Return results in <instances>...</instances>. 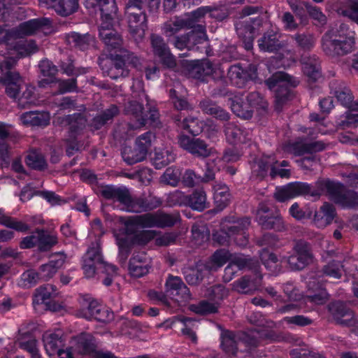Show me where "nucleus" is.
Listing matches in <instances>:
<instances>
[{"mask_svg":"<svg viewBox=\"0 0 358 358\" xmlns=\"http://www.w3.org/2000/svg\"><path fill=\"white\" fill-rule=\"evenodd\" d=\"M165 292L168 296L178 302H187L192 299L190 290L182 278L171 274L166 280Z\"/></svg>","mask_w":358,"mask_h":358,"instance_id":"nucleus-16","label":"nucleus"},{"mask_svg":"<svg viewBox=\"0 0 358 358\" xmlns=\"http://www.w3.org/2000/svg\"><path fill=\"white\" fill-rule=\"evenodd\" d=\"M24 124L31 126H47L50 122V113L47 111H29L21 115Z\"/></svg>","mask_w":358,"mask_h":358,"instance_id":"nucleus-41","label":"nucleus"},{"mask_svg":"<svg viewBox=\"0 0 358 358\" xmlns=\"http://www.w3.org/2000/svg\"><path fill=\"white\" fill-rule=\"evenodd\" d=\"M87 119L82 113H74L62 117V123L69 127V133L72 136H80L86 127Z\"/></svg>","mask_w":358,"mask_h":358,"instance_id":"nucleus-35","label":"nucleus"},{"mask_svg":"<svg viewBox=\"0 0 358 358\" xmlns=\"http://www.w3.org/2000/svg\"><path fill=\"white\" fill-rule=\"evenodd\" d=\"M294 253L301 257V260H307L311 262L313 260V255L311 252V246L307 241L300 239L295 242L294 248Z\"/></svg>","mask_w":358,"mask_h":358,"instance_id":"nucleus-55","label":"nucleus"},{"mask_svg":"<svg viewBox=\"0 0 358 358\" xmlns=\"http://www.w3.org/2000/svg\"><path fill=\"white\" fill-rule=\"evenodd\" d=\"M315 187L311 185L303 182H292L278 189L275 193V199L280 202H285L287 200L293 199L299 196L310 195L316 197L314 195Z\"/></svg>","mask_w":358,"mask_h":358,"instance_id":"nucleus-13","label":"nucleus"},{"mask_svg":"<svg viewBox=\"0 0 358 358\" xmlns=\"http://www.w3.org/2000/svg\"><path fill=\"white\" fill-rule=\"evenodd\" d=\"M245 101L248 105L252 108L254 113L255 109H265L266 108V103L264 101L263 96L258 92H250L245 97Z\"/></svg>","mask_w":358,"mask_h":358,"instance_id":"nucleus-64","label":"nucleus"},{"mask_svg":"<svg viewBox=\"0 0 358 358\" xmlns=\"http://www.w3.org/2000/svg\"><path fill=\"white\" fill-rule=\"evenodd\" d=\"M51 21L46 17L29 20L20 23L17 27L13 29V34L15 38H23L27 36L35 34L42 28L49 26Z\"/></svg>","mask_w":358,"mask_h":358,"instance_id":"nucleus-25","label":"nucleus"},{"mask_svg":"<svg viewBox=\"0 0 358 358\" xmlns=\"http://www.w3.org/2000/svg\"><path fill=\"white\" fill-rule=\"evenodd\" d=\"M193 210L201 212L209 207L206 194L203 189H196L187 195V204Z\"/></svg>","mask_w":358,"mask_h":358,"instance_id":"nucleus-38","label":"nucleus"},{"mask_svg":"<svg viewBox=\"0 0 358 358\" xmlns=\"http://www.w3.org/2000/svg\"><path fill=\"white\" fill-rule=\"evenodd\" d=\"M213 199L215 208L217 210H222L229 203L231 194L229 187L222 182H218L213 186Z\"/></svg>","mask_w":358,"mask_h":358,"instance_id":"nucleus-36","label":"nucleus"},{"mask_svg":"<svg viewBox=\"0 0 358 358\" xmlns=\"http://www.w3.org/2000/svg\"><path fill=\"white\" fill-rule=\"evenodd\" d=\"M262 280V275L259 271L252 272L251 275H245L235 282L236 289L238 292L248 294L255 289Z\"/></svg>","mask_w":358,"mask_h":358,"instance_id":"nucleus-34","label":"nucleus"},{"mask_svg":"<svg viewBox=\"0 0 358 358\" xmlns=\"http://www.w3.org/2000/svg\"><path fill=\"white\" fill-rule=\"evenodd\" d=\"M43 342L47 354L49 356L55 355L63 345L62 333L59 331L45 332L43 335Z\"/></svg>","mask_w":358,"mask_h":358,"instance_id":"nucleus-37","label":"nucleus"},{"mask_svg":"<svg viewBox=\"0 0 358 358\" xmlns=\"http://www.w3.org/2000/svg\"><path fill=\"white\" fill-rule=\"evenodd\" d=\"M205 273L202 268H191L184 273L185 279L189 285H197L204 278Z\"/></svg>","mask_w":358,"mask_h":358,"instance_id":"nucleus-60","label":"nucleus"},{"mask_svg":"<svg viewBox=\"0 0 358 358\" xmlns=\"http://www.w3.org/2000/svg\"><path fill=\"white\" fill-rule=\"evenodd\" d=\"M91 323L93 320L101 323L100 330L96 329L94 334H103L106 332V324L113 317V313L103 304H100L96 300L91 298Z\"/></svg>","mask_w":358,"mask_h":358,"instance_id":"nucleus-26","label":"nucleus"},{"mask_svg":"<svg viewBox=\"0 0 358 358\" xmlns=\"http://www.w3.org/2000/svg\"><path fill=\"white\" fill-rule=\"evenodd\" d=\"M101 12L100 34L107 39V36L113 32L108 29L111 27L112 20L115 18L117 12L115 0H96Z\"/></svg>","mask_w":358,"mask_h":358,"instance_id":"nucleus-17","label":"nucleus"},{"mask_svg":"<svg viewBox=\"0 0 358 358\" xmlns=\"http://www.w3.org/2000/svg\"><path fill=\"white\" fill-rule=\"evenodd\" d=\"M119 113V108L115 104H111L108 108L91 120V128L99 129L105 124L111 122Z\"/></svg>","mask_w":358,"mask_h":358,"instance_id":"nucleus-40","label":"nucleus"},{"mask_svg":"<svg viewBox=\"0 0 358 358\" xmlns=\"http://www.w3.org/2000/svg\"><path fill=\"white\" fill-rule=\"evenodd\" d=\"M231 263L238 267L239 270L248 269L254 271H258L259 269V263L244 256H236L233 258Z\"/></svg>","mask_w":358,"mask_h":358,"instance_id":"nucleus-56","label":"nucleus"},{"mask_svg":"<svg viewBox=\"0 0 358 358\" xmlns=\"http://www.w3.org/2000/svg\"><path fill=\"white\" fill-rule=\"evenodd\" d=\"M162 204V200L155 196H134L130 213L148 212L159 208Z\"/></svg>","mask_w":358,"mask_h":358,"instance_id":"nucleus-29","label":"nucleus"},{"mask_svg":"<svg viewBox=\"0 0 358 358\" xmlns=\"http://www.w3.org/2000/svg\"><path fill=\"white\" fill-rule=\"evenodd\" d=\"M99 194L103 199L112 201L114 208L131 212L134 196L126 186L106 185L101 187Z\"/></svg>","mask_w":358,"mask_h":358,"instance_id":"nucleus-8","label":"nucleus"},{"mask_svg":"<svg viewBox=\"0 0 358 358\" xmlns=\"http://www.w3.org/2000/svg\"><path fill=\"white\" fill-rule=\"evenodd\" d=\"M65 41L67 45L71 48L84 51L88 49L90 45V36L80 34L77 32H70L65 36Z\"/></svg>","mask_w":358,"mask_h":358,"instance_id":"nucleus-47","label":"nucleus"},{"mask_svg":"<svg viewBox=\"0 0 358 358\" xmlns=\"http://www.w3.org/2000/svg\"><path fill=\"white\" fill-rule=\"evenodd\" d=\"M343 268V263L338 260H331L324 265L322 268V274L336 279H339L342 275Z\"/></svg>","mask_w":358,"mask_h":358,"instance_id":"nucleus-57","label":"nucleus"},{"mask_svg":"<svg viewBox=\"0 0 358 358\" xmlns=\"http://www.w3.org/2000/svg\"><path fill=\"white\" fill-rule=\"evenodd\" d=\"M148 228H161L172 227L180 221V216L178 213H166L159 210L156 213H145Z\"/></svg>","mask_w":358,"mask_h":358,"instance_id":"nucleus-22","label":"nucleus"},{"mask_svg":"<svg viewBox=\"0 0 358 358\" xmlns=\"http://www.w3.org/2000/svg\"><path fill=\"white\" fill-rule=\"evenodd\" d=\"M150 42L154 54L160 59L162 64L168 68L175 67L176 59L163 38L152 34L150 36Z\"/></svg>","mask_w":358,"mask_h":358,"instance_id":"nucleus-23","label":"nucleus"},{"mask_svg":"<svg viewBox=\"0 0 358 358\" xmlns=\"http://www.w3.org/2000/svg\"><path fill=\"white\" fill-rule=\"evenodd\" d=\"M238 337L230 330H224L220 335V347L229 355H236L238 352Z\"/></svg>","mask_w":358,"mask_h":358,"instance_id":"nucleus-39","label":"nucleus"},{"mask_svg":"<svg viewBox=\"0 0 358 358\" xmlns=\"http://www.w3.org/2000/svg\"><path fill=\"white\" fill-rule=\"evenodd\" d=\"M35 234H38V249L41 252L49 251L58 242L57 236L43 229H37Z\"/></svg>","mask_w":358,"mask_h":358,"instance_id":"nucleus-51","label":"nucleus"},{"mask_svg":"<svg viewBox=\"0 0 358 358\" xmlns=\"http://www.w3.org/2000/svg\"><path fill=\"white\" fill-rule=\"evenodd\" d=\"M220 160L208 159L205 164V173L203 176L188 169L182 173L181 182L184 187H193L201 182H207L215 178V172L220 170L217 162Z\"/></svg>","mask_w":358,"mask_h":358,"instance_id":"nucleus-12","label":"nucleus"},{"mask_svg":"<svg viewBox=\"0 0 358 358\" xmlns=\"http://www.w3.org/2000/svg\"><path fill=\"white\" fill-rule=\"evenodd\" d=\"M256 221L264 230L283 232L287 229L280 211L276 208L269 207L263 202L259 203L257 206Z\"/></svg>","mask_w":358,"mask_h":358,"instance_id":"nucleus-7","label":"nucleus"},{"mask_svg":"<svg viewBox=\"0 0 358 358\" xmlns=\"http://www.w3.org/2000/svg\"><path fill=\"white\" fill-rule=\"evenodd\" d=\"M195 31L175 36L170 42L178 50L187 49L198 52H206L209 45L205 26H197Z\"/></svg>","mask_w":358,"mask_h":358,"instance_id":"nucleus-6","label":"nucleus"},{"mask_svg":"<svg viewBox=\"0 0 358 358\" xmlns=\"http://www.w3.org/2000/svg\"><path fill=\"white\" fill-rule=\"evenodd\" d=\"M52 294L48 289V287L40 286L35 290L33 295L32 303L34 306L44 304L47 305V303L50 301Z\"/></svg>","mask_w":358,"mask_h":358,"instance_id":"nucleus-61","label":"nucleus"},{"mask_svg":"<svg viewBox=\"0 0 358 358\" xmlns=\"http://www.w3.org/2000/svg\"><path fill=\"white\" fill-rule=\"evenodd\" d=\"M178 143L180 148L196 157L205 158L210 154L206 143L199 138L181 134L178 136Z\"/></svg>","mask_w":358,"mask_h":358,"instance_id":"nucleus-18","label":"nucleus"},{"mask_svg":"<svg viewBox=\"0 0 358 358\" xmlns=\"http://www.w3.org/2000/svg\"><path fill=\"white\" fill-rule=\"evenodd\" d=\"M176 321L185 325V327L181 329L182 334L189 338L193 343H196L197 341L196 333L191 328L187 327L188 323H191L194 321L192 318L182 315L176 316L173 318L166 320L162 325L166 328H172Z\"/></svg>","mask_w":358,"mask_h":358,"instance_id":"nucleus-46","label":"nucleus"},{"mask_svg":"<svg viewBox=\"0 0 358 358\" xmlns=\"http://www.w3.org/2000/svg\"><path fill=\"white\" fill-rule=\"evenodd\" d=\"M262 26V18L260 17H250L243 21L238 29H242L245 36L248 38H255L258 34L260 27Z\"/></svg>","mask_w":358,"mask_h":358,"instance_id":"nucleus-49","label":"nucleus"},{"mask_svg":"<svg viewBox=\"0 0 358 358\" xmlns=\"http://www.w3.org/2000/svg\"><path fill=\"white\" fill-rule=\"evenodd\" d=\"M336 204L341 206L344 208H357L358 192L346 187Z\"/></svg>","mask_w":358,"mask_h":358,"instance_id":"nucleus-52","label":"nucleus"},{"mask_svg":"<svg viewBox=\"0 0 358 358\" xmlns=\"http://www.w3.org/2000/svg\"><path fill=\"white\" fill-rule=\"evenodd\" d=\"M182 173L178 169L169 167L162 176L163 181L173 187H176L181 182Z\"/></svg>","mask_w":358,"mask_h":358,"instance_id":"nucleus-63","label":"nucleus"},{"mask_svg":"<svg viewBox=\"0 0 358 358\" xmlns=\"http://www.w3.org/2000/svg\"><path fill=\"white\" fill-rule=\"evenodd\" d=\"M307 288L313 294L309 297L310 301L318 304H323L328 299V293L325 289V284L322 279L311 276L307 282Z\"/></svg>","mask_w":358,"mask_h":358,"instance_id":"nucleus-30","label":"nucleus"},{"mask_svg":"<svg viewBox=\"0 0 358 358\" xmlns=\"http://www.w3.org/2000/svg\"><path fill=\"white\" fill-rule=\"evenodd\" d=\"M124 234L133 236L138 232V228H148L146 217L145 214L136 215L128 217L124 222Z\"/></svg>","mask_w":358,"mask_h":358,"instance_id":"nucleus-45","label":"nucleus"},{"mask_svg":"<svg viewBox=\"0 0 358 358\" xmlns=\"http://www.w3.org/2000/svg\"><path fill=\"white\" fill-rule=\"evenodd\" d=\"M117 268L103 260V255L99 249H94L91 245V273L96 274L98 271L106 273L107 275L104 278L102 282L106 287L111 285L113 278L109 275V272L115 273Z\"/></svg>","mask_w":358,"mask_h":358,"instance_id":"nucleus-20","label":"nucleus"},{"mask_svg":"<svg viewBox=\"0 0 358 358\" xmlns=\"http://www.w3.org/2000/svg\"><path fill=\"white\" fill-rule=\"evenodd\" d=\"M336 215L334 206L327 202H325L320 208L315 212L314 220L315 222L320 220L322 222V225L326 226L331 223Z\"/></svg>","mask_w":358,"mask_h":358,"instance_id":"nucleus-50","label":"nucleus"},{"mask_svg":"<svg viewBox=\"0 0 358 358\" xmlns=\"http://www.w3.org/2000/svg\"><path fill=\"white\" fill-rule=\"evenodd\" d=\"M266 85L275 92V110L280 112L285 104L293 99L294 88L299 81L293 76L283 71L273 73L266 80Z\"/></svg>","mask_w":358,"mask_h":358,"instance_id":"nucleus-2","label":"nucleus"},{"mask_svg":"<svg viewBox=\"0 0 358 358\" xmlns=\"http://www.w3.org/2000/svg\"><path fill=\"white\" fill-rule=\"evenodd\" d=\"M260 246H264V248L277 249L281 246V242L278 236L273 233H265L258 241Z\"/></svg>","mask_w":358,"mask_h":358,"instance_id":"nucleus-62","label":"nucleus"},{"mask_svg":"<svg viewBox=\"0 0 358 358\" xmlns=\"http://www.w3.org/2000/svg\"><path fill=\"white\" fill-rule=\"evenodd\" d=\"M71 349L80 355L90 354V333L83 331L71 338Z\"/></svg>","mask_w":358,"mask_h":358,"instance_id":"nucleus-43","label":"nucleus"},{"mask_svg":"<svg viewBox=\"0 0 358 358\" xmlns=\"http://www.w3.org/2000/svg\"><path fill=\"white\" fill-rule=\"evenodd\" d=\"M301 63L303 73L309 84L315 83L322 77L321 62L317 56L302 55Z\"/></svg>","mask_w":358,"mask_h":358,"instance_id":"nucleus-24","label":"nucleus"},{"mask_svg":"<svg viewBox=\"0 0 358 358\" xmlns=\"http://www.w3.org/2000/svg\"><path fill=\"white\" fill-rule=\"evenodd\" d=\"M224 133L227 141L230 144L245 143L249 132L234 122H229L224 125Z\"/></svg>","mask_w":358,"mask_h":358,"instance_id":"nucleus-31","label":"nucleus"},{"mask_svg":"<svg viewBox=\"0 0 358 358\" xmlns=\"http://www.w3.org/2000/svg\"><path fill=\"white\" fill-rule=\"evenodd\" d=\"M231 108L232 112L243 120H250L253 116L252 108L243 96H234L231 99Z\"/></svg>","mask_w":358,"mask_h":358,"instance_id":"nucleus-44","label":"nucleus"},{"mask_svg":"<svg viewBox=\"0 0 358 358\" xmlns=\"http://www.w3.org/2000/svg\"><path fill=\"white\" fill-rule=\"evenodd\" d=\"M280 34L273 29L268 30L258 40V46L261 51L274 52L278 51L282 45L279 40Z\"/></svg>","mask_w":358,"mask_h":358,"instance_id":"nucleus-33","label":"nucleus"},{"mask_svg":"<svg viewBox=\"0 0 358 358\" xmlns=\"http://www.w3.org/2000/svg\"><path fill=\"white\" fill-rule=\"evenodd\" d=\"M114 20L115 18L112 20L111 27H108V29H111L113 33L107 36V39L105 40L101 36L100 27H99V36L109 51L111 64L108 69L118 70L120 72V76H129L128 65L136 66L137 58L132 52L121 48L122 38L113 28Z\"/></svg>","mask_w":358,"mask_h":358,"instance_id":"nucleus-1","label":"nucleus"},{"mask_svg":"<svg viewBox=\"0 0 358 358\" xmlns=\"http://www.w3.org/2000/svg\"><path fill=\"white\" fill-rule=\"evenodd\" d=\"M150 260L145 253L133 255L129 262V272L134 278H141L149 273Z\"/></svg>","mask_w":358,"mask_h":358,"instance_id":"nucleus-27","label":"nucleus"},{"mask_svg":"<svg viewBox=\"0 0 358 358\" xmlns=\"http://www.w3.org/2000/svg\"><path fill=\"white\" fill-rule=\"evenodd\" d=\"M125 111L127 114L132 115L141 127L145 126L149 122H155L159 118V112L155 107L150 106L145 110L143 105L135 100L128 102Z\"/></svg>","mask_w":358,"mask_h":358,"instance_id":"nucleus-14","label":"nucleus"},{"mask_svg":"<svg viewBox=\"0 0 358 358\" xmlns=\"http://www.w3.org/2000/svg\"><path fill=\"white\" fill-rule=\"evenodd\" d=\"M346 187L338 181L327 179L317 182L316 189L313 193L316 197L326 194L329 199L336 204Z\"/></svg>","mask_w":358,"mask_h":358,"instance_id":"nucleus-21","label":"nucleus"},{"mask_svg":"<svg viewBox=\"0 0 358 358\" xmlns=\"http://www.w3.org/2000/svg\"><path fill=\"white\" fill-rule=\"evenodd\" d=\"M174 160V155L168 150H155L152 164L157 169H161Z\"/></svg>","mask_w":358,"mask_h":358,"instance_id":"nucleus-54","label":"nucleus"},{"mask_svg":"<svg viewBox=\"0 0 358 358\" xmlns=\"http://www.w3.org/2000/svg\"><path fill=\"white\" fill-rule=\"evenodd\" d=\"M176 121L178 122L177 124L180 128L187 131L194 136L199 135L203 131L205 125L203 121L192 115H188L182 120L176 118Z\"/></svg>","mask_w":358,"mask_h":358,"instance_id":"nucleus-42","label":"nucleus"},{"mask_svg":"<svg viewBox=\"0 0 358 358\" xmlns=\"http://www.w3.org/2000/svg\"><path fill=\"white\" fill-rule=\"evenodd\" d=\"M34 196H39L45 199L52 206L60 204L62 199L55 192L47 190H34L29 186H25L22 188L20 196V200L27 201L30 200Z\"/></svg>","mask_w":358,"mask_h":358,"instance_id":"nucleus-32","label":"nucleus"},{"mask_svg":"<svg viewBox=\"0 0 358 358\" xmlns=\"http://www.w3.org/2000/svg\"><path fill=\"white\" fill-rule=\"evenodd\" d=\"M328 310L338 324L347 327H354L357 324V319L345 301L337 300L330 302Z\"/></svg>","mask_w":358,"mask_h":358,"instance_id":"nucleus-15","label":"nucleus"},{"mask_svg":"<svg viewBox=\"0 0 358 358\" xmlns=\"http://www.w3.org/2000/svg\"><path fill=\"white\" fill-rule=\"evenodd\" d=\"M146 0H129L127 7L128 25L133 34H144L148 27V19L144 6Z\"/></svg>","mask_w":358,"mask_h":358,"instance_id":"nucleus-9","label":"nucleus"},{"mask_svg":"<svg viewBox=\"0 0 358 358\" xmlns=\"http://www.w3.org/2000/svg\"><path fill=\"white\" fill-rule=\"evenodd\" d=\"M153 135L147 131L139 136L134 147L125 146L122 150V157L128 165H133L146 159L152 143Z\"/></svg>","mask_w":358,"mask_h":358,"instance_id":"nucleus-10","label":"nucleus"},{"mask_svg":"<svg viewBox=\"0 0 358 358\" xmlns=\"http://www.w3.org/2000/svg\"><path fill=\"white\" fill-rule=\"evenodd\" d=\"M78 6V0H58L54 6V10L58 15L66 17L73 13Z\"/></svg>","mask_w":358,"mask_h":358,"instance_id":"nucleus-53","label":"nucleus"},{"mask_svg":"<svg viewBox=\"0 0 358 358\" xmlns=\"http://www.w3.org/2000/svg\"><path fill=\"white\" fill-rule=\"evenodd\" d=\"M26 164L36 171H44L48 168V163L43 154L36 150H30L25 157Z\"/></svg>","mask_w":358,"mask_h":358,"instance_id":"nucleus-48","label":"nucleus"},{"mask_svg":"<svg viewBox=\"0 0 358 358\" xmlns=\"http://www.w3.org/2000/svg\"><path fill=\"white\" fill-rule=\"evenodd\" d=\"M249 224L248 217L226 216L221 221L220 229L213 232V240L220 245H228L232 236L244 234Z\"/></svg>","mask_w":358,"mask_h":358,"instance_id":"nucleus-5","label":"nucleus"},{"mask_svg":"<svg viewBox=\"0 0 358 358\" xmlns=\"http://www.w3.org/2000/svg\"><path fill=\"white\" fill-rule=\"evenodd\" d=\"M228 296V291L222 285L212 286L208 290V298L215 304L220 305L224 298Z\"/></svg>","mask_w":358,"mask_h":358,"instance_id":"nucleus-58","label":"nucleus"},{"mask_svg":"<svg viewBox=\"0 0 358 358\" xmlns=\"http://www.w3.org/2000/svg\"><path fill=\"white\" fill-rule=\"evenodd\" d=\"M192 236L195 243L202 245L210 238V231L205 225L194 224L192 227Z\"/></svg>","mask_w":358,"mask_h":358,"instance_id":"nucleus-59","label":"nucleus"},{"mask_svg":"<svg viewBox=\"0 0 358 358\" xmlns=\"http://www.w3.org/2000/svg\"><path fill=\"white\" fill-rule=\"evenodd\" d=\"M212 10L210 6H201L182 16H176L164 24V33L166 36H171L182 29H190L195 31L202 18Z\"/></svg>","mask_w":358,"mask_h":358,"instance_id":"nucleus-4","label":"nucleus"},{"mask_svg":"<svg viewBox=\"0 0 358 358\" xmlns=\"http://www.w3.org/2000/svg\"><path fill=\"white\" fill-rule=\"evenodd\" d=\"M329 41L328 48L336 55H344L350 52L355 43V32L345 23H341L338 27L326 34Z\"/></svg>","mask_w":358,"mask_h":358,"instance_id":"nucleus-3","label":"nucleus"},{"mask_svg":"<svg viewBox=\"0 0 358 358\" xmlns=\"http://www.w3.org/2000/svg\"><path fill=\"white\" fill-rule=\"evenodd\" d=\"M227 74L231 85L238 88H243L248 83L257 77V70L250 66L248 69H244L238 63L231 65L229 68Z\"/></svg>","mask_w":358,"mask_h":358,"instance_id":"nucleus-19","label":"nucleus"},{"mask_svg":"<svg viewBox=\"0 0 358 358\" xmlns=\"http://www.w3.org/2000/svg\"><path fill=\"white\" fill-rule=\"evenodd\" d=\"M277 338L275 332L268 328L251 329L243 332L238 340L245 347L247 353L252 355L255 352L261 342L263 341H275Z\"/></svg>","mask_w":358,"mask_h":358,"instance_id":"nucleus-11","label":"nucleus"},{"mask_svg":"<svg viewBox=\"0 0 358 358\" xmlns=\"http://www.w3.org/2000/svg\"><path fill=\"white\" fill-rule=\"evenodd\" d=\"M330 93L333 94L337 101L345 108L350 103L352 99H355L350 88L343 80H332L329 83Z\"/></svg>","mask_w":358,"mask_h":358,"instance_id":"nucleus-28","label":"nucleus"}]
</instances>
